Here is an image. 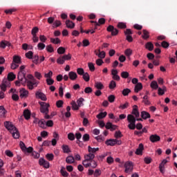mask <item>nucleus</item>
<instances>
[{
    "instance_id": "obj_1",
    "label": "nucleus",
    "mask_w": 177,
    "mask_h": 177,
    "mask_svg": "<svg viewBox=\"0 0 177 177\" xmlns=\"http://www.w3.org/2000/svg\"><path fill=\"white\" fill-rule=\"evenodd\" d=\"M4 127H6V129L10 132L12 135V138L14 139H19L20 138V133H19V130L13 125L12 122H4Z\"/></svg>"
},
{
    "instance_id": "obj_2",
    "label": "nucleus",
    "mask_w": 177,
    "mask_h": 177,
    "mask_svg": "<svg viewBox=\"0 0 177 177\" xmlns=\"http://www.w3.org/2000/svg\"><path fill=\"white\" fill-rule=\"evenodd\" d=\"M27 81H26V85L30 91H32L35 88H37L38 86V83L37 82V80L34 77V76L31 74H28L27 75Z\"/></svg>"
},
{
    "instance_id": "obj_3",
    "label": "nucleus",
    "mask_w": 177,
    "mask_h": 177,
    "mask_svg": "<svg viewBox=\"0 0 177 177\" xmlns=\"http://www.w3.org/2000/svg\"><path fill=\"white\" fill-rule=\"evenodd\" d=\"M127 121L129 122L128 125V128L131 130H133L136 128V118L133 115H127Z\"/></svg>"
},
{
    "instance_id": "obj_4",
    "label": "nucleus",
    "mask_w": 177,
    "mask_h": 177,
    "mask_svg": "<svg viewBox=\"0 0 177 177\" xmlns=\"http://www.w3.org/2000/svg\"><path fill=\"white\" fill-rule=\"evenodd\" d=\"M98 124L101 128H104L105 127L106 129H110L111 131H115V129H117V125H114L112 122H108L106 124H105L104 122L100 121Z\"/></svg>"
},
{
    "instance_id": "obj_5",
    "label": "nucleus",
    "mask_w": 177,
    "mask_h": 177,
    "mask_svg": "<svg viewBox=\"0 0 177 177\" xmlns=\"http://www.w3.org/2000/svg\"><path fill=\"white\" fill-rule=\"evenodd\" d=\"M40 104V112L43 114H49V107L50 105L46 102H41Z\"/></svg>"
},
{
    "instance_id": "obj_6",
    "label": "nucleus",
    "mask_w": 177,
    "mask_h": 177,
    "mask_svg": "<svg viewBox=\"0 0 177 177\" xmlns=\"http://www.w3.org/2000/svg\"><path fill=\"white\" fill-rule=\"evenodd\" d=\"M17 80L20 81L22 85L27 84V77H26V73L19 72L17 75Z\"/></svg>"
},
{
    "instance_id": "obj_7",
    "label": "nucleus",
    "mask_w": 177,
    "mask_h": 177,
    "mask_svg": "<svg viewBox=\"0 0 177 177\" xmlns=\"http://www.w3.org/2000/svg\"><path fill=\"white\" fill-rule=\"evenodd\" d=\"M124 172L126 174H130V172H131L132 171H133V165L132 164L131 162H127L124 164Z\"/></svg>"
},
{
    "instance_id": "obj_8",
    "label": "nucleus",
    "mask_w": 177,
    "mask_h": 177,
    "mask_svg": "<svg viewBox=\"0 0 177 177\" xmlns=\"http://www.w3.org/2000/svg\"><path fill=\"white\" fill-rule=\"evenodd\" d=\"M9 85V81H8V79H4L2 82V84L0 85V88L3 92L6 91V88H8V86Z\"/></svg>"
},
{
    "instance_id": "obj_9",
    "label": "nucleus",
    "mask_w": 177,
    "mask_h": 177,
    "mask_svg": "<svg viewBox=\"0 0 177 177\" xmlns=\"http://www.w3.org/2000/svg\"><path fill=\"white\" fill-rule=\"evenodd\" d=\"M161 138L160 136H158L156 134L151 135L149 137V140L152 143H156V142H160Z\"/></svg>"
},
{
    "instance_id": "obj_10",
    "label": "nucleus",
    "mask_w": 177,
    "mask_h": 177,
    "mask_svg": "<svg viewBox=\"0 0 177 177\" xmlns=\"http://www.w3.org/2000/svg\"><path fill=\"white\" fill-rule=\"evenodd\" d=\"M39 165H42L44 168H49V162L45 160L44 158H40L39 160Z\"/></svg>"
},
{
    "instance_id": "obj_11",
    "label": "nucleus",
    "mask_w": 177,
    "mask_h": 177,
    "mask_svg": "<svg viewBox=\"0 0 177 177\" xmlns=\"http://www.w3.org/2000/svg\"><path fill=\"white\" fill-rule=\"evenodd\" d=\"M144 149L145 147L143 146V144H140L138 148L136 151V154H137V156H142Z\"/></svg>"
},
{
    "instance_id": "obj_12",
    "label": "nucleus",
    "mask_w": 177,
    "mask_h": 177,
    "mask_svg": "<svg viewBox=\"0 0 177 177\" xmlns=\"http://www.w3.org/2000/svg\"><path fill=\"white\" fill-rule=\"evenodd\" d=\"M36 96L39 97V99H41V100H43L44 102H46V95L44 94V93H41L39 91L36 92L35 93Z\"/></svg>"
},
{
    "instance_id": "obj_13",
    "label": "nucleus",
    "mask_w": 177,
    "mask_h": 177,
    "mask_svg": "<svg viewBox=\"0 0 177 177\" xmlns=\"http://www.w3.org/2000/svg\"><path fill=\"white\" fill-rule=\"evenodd\" d=\"M106 146H115L117 145V139H109L105 142Z\"/></svg>"
},
{
    "instance_id": "obj_14",
    "label": "nucleus",
    "mask_w": 177,
    "mask_h": 177,
    "mask_svg": "<svg viewBox=\"0 0 177 177\" xmlns=\"http://www.w3.org/2000/svg\"><path fill=\"white\" fill-rule=\"evenodd\" d=\"M65 24H66L67 28L73 29L75 27V24L74 22H73L72 21H70L69 19H67L65 21Z\"/></svg>"
},
{
    "instance_id": "obj_15",
    "label": "nucleus",
    "mask_w": 177,
    "mask_h": 177,
    "mask_svg": "<svg viewBox=\"0 0 177 177\" xmlns=\"http://www.w3.org/2000/svg\"><path fill=\"white\" fill-rule=\"evenodd\" d=\"M20 97L23 99V97H27L28 96V91L26 90V88H21L19 91Z\"/></svg>"
},
{
    "instance_id": "obj_16",
    "label": "nucleus",
    "mask_w": 177,
    "mask_h": 177,
    "mask_svg": "<svg viewBox=\"0 0 177 177\" xmlns=\"http://www.w3.org/2000/svg\"><path fill=\"white\" fill-rule=\"evenodd\" d=\"M132 114H133V115H135V117L136 118H139V116L140 115V113H139V111L138 110V106L137 105H133Z\"/></svg>"
},
{
    "instance_id": "obj_17",
    "label": "nucleus",
    "mask_w": 177,
    "mask_h": 177,
    "mask_svg": "<svg viewBox=\"0 0 177 177\" xmlns=\"http://www.w3.org/2000/svg\"><path fill=\"white\" fill-rule=\"evenodd\" d=\"M15 80H16V75L13 72L9 73L7 76V81L10 82V81H15Z\"/></svg>"
},
{
    "instance_id": "obj_18",
    "label": "nucleus",
    "mask_w": 177,
    "mask_h": 177,
    "mask_svg": "<svg viewBox=\"0 0 177 177\" xmlns=\"http://www.w3.org/2000/svg\"><path fill=\"white\" fill-rule=\"evenodd\" d=\"M12 63H15L17 64H21V57L19 55H14L12 59Z\"/></svg>"
},
{
    "instance_id": "obj_19",
    "label": "nucleus",
    "mask_w": 177,
    "mask_h": 177,
    "mask_svg": "<svg viewBox=\"0 0 177 177\" xmlns=\"http://www.w3.org/2000/svg\"><path fill=\"white\" fill-rule=\"evenodd\" d=\"M24 117L25 120H30L31 118V111L28 109H25L24 111Z\"/></svg>"
},
{
    "instance_id": "obj_20",
    "label": "nucleus",
    "mask_w": 177,
    "mask_h": 177,
    "mask_svg": "<svg viewBox=\"0 0 177 177\" xmlns=\"http://www.w3.org/2000/svg\"><path fill=\"white\" fill-rule=\"evenodd\" d=\"M165 92H167V87L165 86H163L162 88L161 87L158 88V94L160 96L165 95Z\"/></svg>"
},
{
    "instance_id": "obj_21",
    "label": "nucleus",
    "mask_w": 177,
    "mask_h": 177,
    "mask_svg": "<svg viewBox=\"0 0 177 177\" xmlns=\"http://www.w3.org/2000/svg\"><path fill=\"white\" fill-rule=\"evenodd\" d=\"M84 158L88 161H91V162H92V161H93V158H95V154L91 153V152H89L88 154H86L84 156Z\"/></svg>"
},
{
    "instance_id": "obj_22",
    "label": "nucleus",
    "mask_w": 177,
    "mask_h": 177,
    "mask_svg": "<svg viewBox=\"0 0 177 177\" xmlns=\"http://www.w3.org/2000/svg\"><path fill=\"white\" fill-rule=\"evenodd\" d=\"M68 77L70 80H71L72 81H75V80H77L78 75H77V73L71 71L68 73Z\"/></svg>"
},
{
    "instance_id": "obj_23",
    "label": "nucleus",
    "mask_w": 177,
    "mask_h": 177,
    "mask_svg": "<svg viewBox=\"0 0 177 177\" xmlns=\"http://www.w3.org/2000/svg\"><path fill=\"white\" fill-rule=\"evenodd\" d=\"M98 52L99 53H97V52L95 50V53L96 56H98V57H100V59H104V57H106V53L104 51L100 52V50H99Z\"/></svg>"
},
{
    "instance_id": "obj_24",
    "label": "nucleus",
    "mask_w": 177,
    "mask_h": 177,
    "mask_svg": "<svg viewBox=\"0 0 177 177\" xmlns=\"http://www.w3.org/2000/svg\"><path fill=\"white\" fill-rule=\"evenodd\" d=\"M145 48L146 49H148L149 52H151V50L154 49V44H153V43H151V41H149L145 44Z\"/></svg>"
},
{
    "instance_id": "obj_25",
    "label": "nucleus",
    "mask_w": 177,
    "mask_h": 177,
    "mask_svg": "<svg viewBox=\"0 0 177 177\" xmlns=\"http://www.w3.org/2000/svg\"><path fill=\"white\" fill-rule=\"evenodd\" d=\"M150 113H149L148 112H146L145 111L141 112V118H142V120H147V118H150Z\"/></svg>"
},
{
    "instance_id": "obj_26",
    "label": "nucleus",
    "mask_w": 177,
    "mask_h": 177,
    "mask_svg": "<svg viewBox=\"0 0 177 177\" xmlns=\"http://www.w3.org/2000/svg\"><path fill=\"white\" fill-rule=\"evenodd\" d=\"M75 161V159L74 158V156H69L66 158V162L67 164H74Z\"/></svg>"
},
{
    "instance_id": "obj_27",
    "label": "nucleus",
    "mask_w": 177,
    "mask_h": 177,
    "mask_svg": "<svg viewBox=\"0 0 177 177\" xmlns=\"http://www.w3.org/2000/svg\"><path fill=\"white\" fill-rule=\"evenodd\" d=\"M167 162H168V160H167V159H164L162 162L159 165V169L160 172H164V168L165 166V164H167Z\"/></svg>"
},
{
    "instance_id": "obj_28",
    "label": "nucleus",
    "mask_w": 177,
    "mask_h": 177,
    "mask_svg": "<svg viewBox=\"0 0 177 177\" xmlns=\"http://www.w3.org/2000/svg\"><path fill=\"white\" fill-rule=\"evenodd\" d=\"M6 46H10V43L8 41H1L0 43V48L5 49Z\"/></svg>"
},
{
    "instance_id": "obj_29",
    "label": "nucleus",
    "mask_w": 177,
    "mask_h": 177,
    "mask_svg": "<svg viewBox=\"0 0 177 177\" xmlns=\"http://www.w3.org/2000/svg\"><path fill=\"white\" fill-rule=\"evenodd\" d=\"M143 88V86L142 85V83H138L134 88V91L136 92V93H138V92H139V91H142V89Z\"/></svg>"
},
{
    "instance_id": "obj_30",
    "label": "nucleus",
    "mask_w": 177,
    "mask_h": 177,
    "mask_svg": "<svg viewBox=\"0 0 177 177\" xmlns=\"http://www.w3.org/2000/svg\"><path fill=\"white\" fill-rule=\"evenodd\" d=\"M38 125L40 128L45 129V128H46V124H45V120L41 119V120H39Z\"/></svg>"
},
{
    "instance_id": "obj_31",
    "label": "nucleus",
    "mask_w": 177,
    "mask_h": 177,
    "mask_svg": "<svg viewBox=\"0 0 177 177\" xmlns=\"http://www.w3.org/2000/svg\"><path fill=\"white\" fill-rule=\"evenodd\" d=\"M95 86L97 89H98L100 91L104 88V86L100 82H96L95 84Z\"/></svg>"
},
{
    "instance_id": "obj_32",
    "label": "nucleus",
    "mask_w": 177,
    "mask_h": 177,
    "mask_svg": "<svg viewBox=\"0 0 177 177\" xmlns=\"http://www.w3.org/2000/svg\"><path fill=\"white\" fill-rule=\"evenodd\" d=\"M142 37L143 38V39H149V38L150 37V36L149 35V31H147V30H142Z\"/></svg>"
},
{
    "instance_id": "obj_33",
    "label": "nucleus",
    "mask_w": 177,
    "mask_h": 177,
    "mask_svg": "<svg viewBox=\"0 0 177 177\" xmlns=\"http://www.w3.org/2000/svg\"><path fill=\"white\" fill-rule=\"evenodd\" d=\"M62 149L64 153H68L71 152V150H70V147H68V145H62Z\"/></svg>"
},
{
    "instance_id": "obj_34",
    "label": "nucleus",
    "mask_w": 177,
    "mask_h": 177,
    "mask_svg": "<svg viewBox=\"0 0 177 177\" xmlns=\"http://www.w3.org/2000/svg\"><path fill=\"white\" fill-rule=\"evenodd\" d=\"M88 153H91L92 154H95L96 151H99V148H92L91 146L88 147Z\"/></svg>"
},
{
    "instance_id": "obj_35",
    "label": "nucleus",
    "mask_w": 177,
    "mask_h": 177,
    "mask_svg": "<svg viewBox=\"0 0 177 177\" xmlns=\"http://www.w3.org/2000/svg\"><path fill=\"white\" fill-rule=\"evenodd\" d=\"M82 164H83L84 167H85V168H88V167H91V165H92L91 160H88L86 159L83 160Z\"/></svg>"
},
{
    "instance_id": "obj_36",
    "label": "nucleus",
    "mask_w": 177,
    "mask_h": 177,
    "mask_svg": "<svg viewBox=\"0 0 177 177\" xmlns=\"http://www.w3.org/2000/svg\"><path fill=\"white\" fill-rule=\"evenodd\" d=\"M106 115L107 112H100L98 115H97V118H98V120H102V118H106Z\"/></svg>"
},
{
    "instance_id": "obj_37",
    "label": "nucleus",
    "mask_w": 177,
    "mask_h": 177,
    "mask_svg": "<svg viewBox=\"0 0 177 177\" xmlns=\"http://www.w3.org/2000/svg\"><path fill=\"white\" fill-rule=\"evenodd\" d=\"M57 52L59 55H64L66 53V48L64 47H59L57 48Z\"/></svg>"
},
{
    "instance_id": "obj_38",
    "label": "nucleus",
    "mask_w": 177,
    "mask_h": 177,
    "mask_svg": "<svg viewBox=\"0 0 177 177\" xmlns=\"http://www.w3.org/2000/svg\"><path fill=\"white\" fill-rule=\"evenodd\" d=\"M38 31H39V28L38 27L35 26L32 29L31 34L33 36H37V34H38Z\"/></svg>"
},
{
    "instance_id": "obj_39",
    "label": "nucleus",
    "mask_w": 177,
    "mask_h": 177,
    "mask_svg": "<svg viewBox=\"0 0 177 177\" xmlns=\"http://www.w3.org/2000/svg\"><path fill=\"white\" fill-rule=\"evenodd\" d=\"M60 172L62 175V176L64 177H68V173L67 172V171H66V168L65 167H62Z\"/></svg>"
},
{
    "instance_id": "obj_40",
    "label": "nucleus",
    "mask_w": 177,
    "mask_h": 177,
    "mask_svg": "<svg viewBox=\"0 0 177 177\" xmlns=\"http://www.w3.org/2000/svg\"><path fill=\"white\" fill-rule=\"evenodd\" d=\"M32 59V63L35 64H38V63H39V56H38V55H34Z\"/></svg>"
},
{
    "instance_id": "obj_41",
    "label": "nucleus",
    "mask_w": 177,
    "mask_h": 177,
    "mask_svg": "<svg viewBox=\"0 0 177 177\" xmlns=\"http://www.w3.org/2000/svg\"><path fill=\"white\" fill-rule=\"evenodd\" d=\"M82 75H83V80H84L86 82H89V80H91V77H89V74L88 73H84Z\"/></svg>"
},
{
    "instance_id": "obj_42",
    "label": "nucleus",
    "mask_w": 177,
    "mask_h": 177,
    "mask_svg": "<svg viewBox=\"0 0 177 177\" xmlns=\"http://www.w3.org/2000/svg\"><path fill=\"white\" fill-rule=\"evenodd\" d=\"M151 88L152 89H158V84L156 81H152L151 83Z\"/></svg>"
},
{
    "instance_id": "obj_43",
    "label": "nucleus",
    "mask_w": 177,
    "mask_h": 177,
    "mask_svg": "<svg viewBox=\"0 0 177 177\" xmlns=\"http://www.w3.org/2000/svg\"><path fill=\"white\" fill-rule=\"evenodd\" d=\"M64 62L66 61H64V58H63V56H60L57 59V64H64Z\"/></svg>"
},
{
    "instance_id": "obj_44",
    "label": "nucleus",
    "mask_w": 177,
    "mask_h": 177,
    "mask_svg": "<svg viewBox=\"0 0 177 177\" xmlns=\"http://www.w3.org/2000/svg\"><path fill=\"white\" fill-rule=\"evenodd\" d=\"M122 93L123 96H128V95H129V93H131V89L124 88V89H123Z\"/></svg>"
},
{
    "instance_id": "obj_45",
    "label": "nucleus",
    "mask_w": 177,
    "mask_h": 177,
    "mask_svg": "<svg viewBox=\"0 0 177 177\" xmlns=\"http://www.w3.org/2000/svg\"><path fill=\"white\" fill-rule=\"evenodd\" d=\"M128 107H129V103L125 102V104H120L119 109H120L121 110H125V109H128Z\"/></svg>"
},
{
    "instance_id": "obj_46",
    "label": "nucleus",
    "mask_w": 177,
    "mask_h": 177,
    "mask_svg": "<svg viewBox=\"0 0 177 177\" xmlns=\"http://www.w3.org/2000/svg\"><path fill=\"white\" fill-rule=\"evenodd\" d=\"M6 114V111L3 106H0V117H4Z\"/></svg>"
},
{
    "instance_id": "obj_47",
    "label": "nucleus",
    "mask_w": 177,
    "mask_h": 177,
    "mask_svg": "<svg viewBox=\"0 0 177 177\" xmlns=\"http://www.w3.org/2000/svg\"><path fill=\"white\" fill-rule=\"evenodd\" d=\"M108 100L109 103H114L115 100V95H111L108 97Z\"/></svg>"
},
{
    "instance_id": "obj_48",
    "label": "nucleus",
    "mask_w": 177,
    "mask_h": 177,
    "mask_svg": "<svg viewBox=\"0 0 177 177\" xmlns=\"http://www.w3.org/2000/svg\"><path fill=\"white\" fill-rule=\"evenodd\" d=\"M117 86V84L115 83V81L112 80L111 81L109 84V89H114Z\"/></svg>"
},
{
    "instance_id": "obj_49",
    "label": "nucleus",
    "mask_w": 177,
    "mask_h": 177,
    "mask_svg": "<svg viewBox=\"0 0 177 177\" xmlns=\"http://www.w3.org/2000/svg\"><path fill=\"white\" fill-rule=\"evenodd\" d=\"M117 27L118 28H122V29L127 28V24L125 23H123V22H119L118 24Z\"/></svg>"
},
{
    "instance_id": "obj_50",
    "label": "nucleus",
    "mask_w": 177,
    "mask_h": 177,
    "mask_svg": "<svg viewBox=\"0 0 177 177\" xmlns=\"http://www.w3.org/2000/svg\"><path fill=\"white\" fill-rule=\"evenodd\" d=\"M13 12H16L15 8H11V9L4 10V13H6V15H12Z\"/></svg>"
},
{
    "instance_id": "obj_51",
    "label": "nucleus",
    "mask_w": 177,
    "mask_h": 177,
    "mask_svg": "<svg viewBox=\"0 0 177 177\" xmlns=\"http://www.w3.org/2000/svg\"><path fill=\"white\" fill-rule=\"evenodd\" d=\"M50 42H52V44H60L61 41L59 39V38H50Z\"/></svg>"
},
{
    "instance_id": "obj_52",
    "label": "nucleus",
    "mask_w": 177,
    "mask_h": 177,
    "mask_svg": "<svg viewBox=\"0 0 177 177\" xmlns=\"http://www.w3.org/2000/svg\"><path fill=\"white\" fill-rule=\"evenodd\" d=\"M124 55L129 57L132 55V50L131 48H127L124 50Z\"/></svg>"
},
{
    "instance_id": "obj_53",
    "label": "nucleus",
    "mask_w": 177,
    "mask_h": 177,
    "mask_svg": "<svg viewBox=\"0 0 177 177\" xmlns=\"http://www.w3.org/2000/svg\"><path fill=\"white\" fill-rule=\"evenodd\" d=\"M71 104H72L73 110H79L80 109V106H78V104L75 102H71Z\"/></svg>"
},
{
    "instance_id": "obj_54",
    "label": "nucleus",
    "mask_w": 177,
    "mask_h": 177,
    "mask_svg": "<svg viewBox=\"0 0 177 177\" xmlns=\"http://www.w3.org/2000/svg\"><path fill=\"white\" fill-rule=\"evenodd\" d=\"M47 52H49V53H52L53 52H55V50L53 49V48L52 47V45H48L46 46V48Z\"/></svg>"
},
{
    "instance_id": "obj_55",
    "label": "nucleus",
    "mask_w": 177,
    "mask_h": 177,
    "mask_svg": "<svg viewBox=\"0 0 177 177\" xmlns=\"http://www.w3.org/2000/svg\"><path fill=\"white\" fill-rule=\"evenodd\" d=\"M121 77L122 78L127 79L128 78V77H129V73H128L127 71H123L121 73Z\"/></svg>"
},
{
    "instance_id": "obj_56",
    "label": "nucleus",
    "mask_w": 177,
    "mask_h": 177,
    "mask_svg": "<svg viewBox=\"0 0 177 177\" xmlns=\"http://www.w3.org/2000/svg\"><path fill=\"white\" fill-rule=\"evenodd\" d=\"M33 55L34 53H32V51H28L25 54V56L26 57H27V59H32Z\"/></svg>"
},
{
    "instance_id": "obj_57",
    "label": "nucleus",
    "mask_w": 177,
    "mask_h": 177,
    "mask_svg": "<svg viewBox=\"0 0 177 177\" xmlns=\"http://www.w3.org/2000/svg\"><path fill=\"white\" fill-rule=\"evenodd\" d=\"M46 157L48 161H53L55 156H53V153H47Z\"/></svg>"
},
{
    "instance_id": "obj_58",
    "label": "nucleus",
    "mask_w": 177,
    "mask_h": 177,
    "mask_svg": "<svg viewBox=\"0 0 177 177\" xmlns=\"http://www.w3.org/2000/svg\"><path fill=\"white\" fill-rule=\"evenodd\" d=\"M63 103H64V102L62 100H59L57 101V102H56L57 107L58 109H60V108L63 107Z\"/></svg>"
},
{
    "instance_id": "obj_59",
    "label": "nucleus",
    "mask_w": 177,
    "mask_h": 177,
    "mask_svg": "<svg viewBox=\"0 0 177 177\" xmlns=\"http://www.w3.org/2000/svg\"><path fill=\"white\" fill-rule=\"evenodd\" d=\"M90 136H89V134L88 133H85L83 137H82V140L84 142H89V139H90Z\"/></svg>"
},
{
    "instance_id": "obj_60",
    "label": "nucleus",
    "mask_w": 177,
    "mask_h": 177,
    "mask_svg": "<svg viewBox=\"0 0 177 177\" xmlns=\"http://www.w3.org/2000/svg\"><path fill=\"white\" fill-rule=\"evenodd\" d=\"M34 150V148L32 147H29L26 148V149L24 150V153H32Z\"/></svg>"
},
{
    "instance_id": "obj_61",
    "label": "nucleus",
    "mask_w": 177,
    "mask_h": 177,
    "mask_svg": "<svg viewBox=\"0 0 177 177\" xmlns=\"http://www.w3.org/2000/svg\"><path fill=\"white\" fill-rule=\"evenodd\" d=\"M88 68L90 70V71H95V65L93 64V63L92 62H89L88 64Z\"/></svg>"
},
{
    "instance_id": "obj_62",
    "label": "nucleus",
    "mask_w": 177,
    "mask_h": 177,
    "mask_svg": "<svg viewBox=\"0 0 177 177\" xmlns=\"http://www.w3.org/2000/svg\"><path fill=\"white\" fill-rule=\"evenodd\" d=\"M77 73L79 75H82L85 73V71H84V68H78L77 69Z\"/></svg>"
},
{
    "instance_id": "obj_63",
    "label": "nucleus",
    "mask_w": 177,
    "mask_h": 177,
    "mask_svg": "<svg viewBox=\"0 0 177 177\" xmlns=\"http://www.w3.org/2000/svg\"><path fill=\"white\" fill-rule=\"evenodd\" d=\"M115 138L116 139H120V138H122V133H121V131H115Z\"/></svg>"
},
{
    "instance_id": "obj_64",
    "label": "nucleus",
    "mask_w": 177,
    "mask_h": 177,
    "mask_svg": "<svg viewBox=\"0 0 177 177\" xmlns=\"http://www.w3.org/2000/svg\"><path fill=\"white\" fill-rule=\"evenodd\" d=\"M95 139L96 140H97V142H104V137H103L102 136H98L95 137Z\"/></svg>"
}]
</instances>
